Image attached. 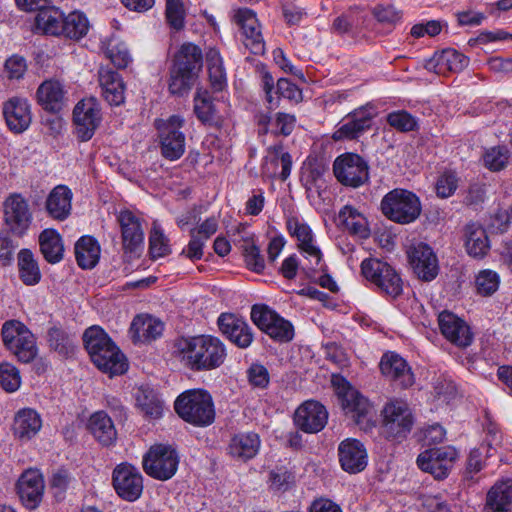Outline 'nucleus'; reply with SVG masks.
Segmentation results:
<instances>
[{
    "mask_svg": "<svg viewBox=\"0 0 512 512\" xmlns=\"http://www.w3.org/2000/svg\"><path fill=\"white\" fill-rule=\"evenodd\" d=\"M111 353L104 354L105 361L107 365H95L99 370L104 373L109 374L110 376L121 375L125 373L128 369V363L125 355L120 351L118 346L113 343L111 347H109Z\"/></svg>",
    "mask_w": 512,
    "mask_h": 512,
    "instance_id": "nucleus-49",
    "label": "nucleus"
},
{
    "mask_svg": "<svg viewBox=\"0 0 512 512\" xmlns=\"http://www.w3.org/2000/svg\"><path fill=\"white\" fill-rule=\"evenodd\" d=\"M206 63L213 90L221 92L224 89V68L220 51L216 48H209L206 52Z\"/></svg>",
    "mask_w": 512,
    "mask_h": 512,
    "instance_id": "nucleus-47",
    "label": "nucleus"
},
{
    "mask_svg": "<svg viewBox=\"0 0 512 512\" xmlns=\"http://www.w3.org/2000/svg\"><path fill=\"white\" fill-rule=\"evenodd\" d=\"M184 120L178 115L170 116L157 125L162 156L170 161L178 160L185 152V135L181 131Z\"/></svg>",
    "mask_w": 512,
    "mask_h": 512,
    "instance_id": "nucleus-12",
    "label": "nucleus"
},
{
    "mask_svg": "<svg viewBox=\"0 0 512 512\" xmlns=\"http://www.w3.org/2000/svg\"><path fill=\"white\" fill-rule=\"evenodd\" d=\"M328 420L326 408L319 402L309 400L300 405L295 411L294 422L305 433L321 431Z\"/></svg>",
    "mask_w": 512,
    "mask_h": 512,
    "instance_id": "nucleus-23",
    "label": "nucleus"
},
{
    "mask_svg": "<svg viewBox=\"0 0 512 512\" xmlns=\"http://www.w3.org/2000/svg\"><path fill=\"white\" fill-rule=\"evenodd\" d=\"M179 461V454L174 447L160 443L152 445L144 454L142 465L148 476L166 481L176 474Z\"/></svg>",
    "mask_w": 512,
    "mask_h": 512,
    "instance_id": "nucleus-8",
    "label": "nucleus"
},
{
    "mask_svg": "<svg viewBox=\"0 0 512 512\" xmlns=\"http://www.w3.org/2000/svg\"><path fill=\"white\" fill-rule=\"evenodd\" d=\"M382 432L387 439H401L411 431L414 418L408 405L399 400L388 402L383 410Z\"/></svg>",
    "mask_w": 512,
    "mask_h": 512,
    "instance_id": "nucleus-11",
    "label": "nucleus"
},
{
    "mask_svg": "<svg viewBox=\"0 0 512 512\" xmlns=\"http://www.w3.org/2000/svg\"><path fill=\"white\" fill-rule=\"evenodd\" d=\"M229 233L231 241L241 252L255 242V235L249 231L247 224L239 223Z\"/></svg>",
    "mask_w": 512,
    "mask_h": 512,
    "instance_id": "nucleus-59",
    "label": "nucleus"
},
{
    "mask_svg": "<svg viewBox=\"0 0 512 512\" xmlns=\"http://www.w3.org/2000/svg\"><path fill=\"white\" fill-rule=\"evenodd\" d=\"M475 283L478 294L482 296H491L499 288L500 277L495 271L486 269L478 273Z\"/></svg>",
    "mask_w": 512,
    "mask_h": 512,
    "instance_id": "nucleus-54",
    "label": "nucleus"
},
{
    "mask_svg": "<svg viewBox=\"0 0 512 512\" xmlns=\"http://www.w3.org/2000/svg\"><path fill=\"white\" fill-rule=\"evenodd\" d=\"M19 362L28 364L33 362L38 356V347L36 338L31 335L30 338L23 337L16 345L9 350Z\"/></svg>",
    "mask_w": 512,
    "mask_h": 512,
    "instance_id": "nucleus-51",
    "label": "nucleus"
},
{
    "mask_svg": "<svg viewBox=\"0 0 512 512\" xmlns=\"http://www.w3.org/2000/svg\"><path fill=\"white\" fill-rule=\"evenodd\" d=\"M42 427L40 415L31 408L17 412L13 423L14 436L21 441H28L38 434Z\"/></svg>",
    "mask_w": 512,
    "mask_h": 512,
    "instance_id": "nucleus-34",
    "label": "nucleus"
},
{
    "mask_svg": "<svg viewBox=\"0 0 512 512\" xmlns=\"http://www.w3.org/2000/svg\"><path fill=\"white\" fill-rule=\"evenodd\" d=\"M260 446L261 440L257 433H239L230 440L229 455L235 461L247 462L258 454Z\"/></svg>",
    "mask_w": 512,
    "mask_h": 512,
    "instance_id": "nucleus-30",
    "label": "nucleus"
},
{
    "mask_svg": "<svg viewBox=\"0 0 512 512\" xmlns=\"http://www.w3.org/2000/svg\"><path fill=\"white\" fill-rule=\"evenodd\" d=\"M251 320L275 342L288 343L294 338L292 323L265 304L252 306Z\"/></svg>",
    "mask_w": 512,
    "mask_h": 512,
    "instance_id": "nucleus-9",
    "label": "nucleus"
},
{
    "mask_svg": "<svg viewBox=\"0 0 512 512\" xmlns=\"http://www.w3.org/2000/svg\"><path fill=\"white\" fill-rule=\"evenodd\" d=\"M203 67V53L199 46L183 43L172 59L169 69V91L173 95L187 94Z\"/></svg>",
    "mask_w": 512,
    "mask_h": 512,
    "instance_id": "nucleus-2",
    "label": "nucleus"
},
{
    "mask_svg": "<svg viewBox=\"0 0 512 512\" xmlns=\"http://www.w3.org/2000/svg\"><path fill=\"white\" fill-rule=\"evenodd\" d=\"M149 252L152 258H159L170 253L168 239L160 226L154 224L149 236Z\"/></svg>",
    "mask_w": 512,
    "mask_h": 512,
    "instance_id": "nucleus-55",
    "label": "nucleus"
},
{
    "mask_svg": "<svg viewBox=\"0 0 512 512\" xmlns=\"http://www.w3.org/2000/svg\"><path fill=\"white\" fill-rule=\"evenodd\" d=\"M469 59L455 49L448 48L436 52L425 63V69L438 75H445L447 72H460L468 66Z\"/></svg>",
    "mask_w": 512,
    "mask_h": 512,
    "instance_id": "nucleus-27",
    "label": "nucleus"
},
{
    "mask_svg": "<svg viewBox=\"0 0 512 512\" xmlns=\"http://www.w3.org/2000/svg\"><path fill=\"white\" fill-rule=\"evenodd\" d=\"M379 367L382 375L395 387L406 389L414 384V374L407 361L395 352H386Z\"/></svg>",
    "mask_w": 512,
    "mask_h": 512,
    "instance_id": "nucleus-17",
    "label": "nucleus"
},
{
    "mask_svg": "<svg viewBox=\"0 0 512 512\" xmlns=\"http://www.w3.org/2000/svg\"><path fill=\"white\" fill-rule=\"evenodd\" d=\"M336 179L344 186L358 188L369 181L368 163L358 154L344 153L333 163Z\"/></svg>",
    "mask_w": 512,
    "mask_h": 512,
    "instance_id": "nucleus-10",
    "label": "nucleus"
},
{
    "mask_svg": "<svg viewBox=\"0 0 512 512\" xmlns=\"http://www.w3.org/2000/svg\"><path fill=\"white\" fill-rule=\"evenodd\" d=\"M438 325L446 340L457 347L466 348L473 341L469 325L456 314L444 310L438 315Z\"/></svg>",
    "mask_w": 512,
    "mask_h": 512,
    "instance_id": "nucleus-19",
    "label": "nucleus"
},
{
    "mask_svg": "<svg viewBox=\"0 0 512 512\" xmlns=\"http://www.w3.org/2000/svg\"><path fill=\"white\" fill-rule=\"evenodd\" d=\"M340 224L351 235L361 239H367L370 236V229L366 217L356 208L346 205L338 214Z\"/></svg>",
    "mask_w": 512,
    "mask_h": 512,
    "instance_id": "nucleus-39",
    "label": "nucleus"
},
{
    "mask_svg": "<svg viewBox=\"0 0 512 512\" xmlns=\"http://www.w3.org/2000/svg\"><path fill=\"white\" fill-rule=\"evenodd\" d=\"M137 405L146 417L158 419L163 413V402L158 394L149 387L139 388L136 395Z\"/></svg>",
    "mask_w": 512,
    "mask_h": 512,
    "instance_id": "nucleus-46",
    "label": "nucleus"
},
{
    "mask_svg": "<svg viewBox=\"0 0 512 512\" xmlns=\"http://www.w3.org/2000/svg\"><path fill=\"white\" fill-rule=\"evenodd\" d=\"M233 21L241 31L245 47L254 55H263L265 42L256 13L249 8H239L234 11Z\"/></svg>",
    "mask_w": 512,
    "mask_h": 512,
    "instance_id": "nucleus-14",
    "label": "nucleus"
},
{
    "mask_svg": "<svg viewBox=\"0 0 512 512\" xmlns=\"http://www.w3.org/2000/svg\"><path fill=\"white\" fill-rule=\"evenodd\" d=\"M83 344L94 365H107L104 354L111 353L109 347L114 343L103 328L98 325L88 327L83 333Z\"/></svg>",
    "mask_w": 512,
    "mask_h": 512,
    "instance_id": "nucleus-24",
    "label": "nucleus"
},
{
    "mask_svg": "<svg viewBox=\"0 0 512 512\" xmlns=\"http://www.w3.org/2000/svg\"><path fill=\"white\" fill-rule=\"evenodd\" d=\"M175 353L193 371H207L223 362L224 345L212 335L180 337L176 339Z\"/></svg>",
    "mask_w": 512,
    "mask_h": 512,
    "instance_id": "nucleus-1",
    "label": "nucleus"
},
{
    "mask_svg": "<svg viewBox=\"0 0 512 512\" xmlns=\"http://www.w3.org/2000/svg\"><path fill=\"white\" fill-rule=\"evenodd\" d=\"M61 36L72 40H79L86 36L89 31V20L86 15L80 11L70 12L64 15Z\"/></svg>",
    "mask_w": 512,
    "mask_h": 512,
    "instance_id": "nucleus-45",
    "label": "nucleus"
},
{
    "mask_svg": "<svg viewBox=\"0 0 512 512\" xmlns=\"http://www.w3.org/2000/svg\"><path fill=\"white\" fill-rule=\"evenodd\" d=\"M64 13L57 7L41 8L35 17V28L42 34L61 36Z\"/></svg>",
    "mask_w": 512,
    "mask_h": 512,
    "instance_id": "nucleus-40",
    "label": "nucleus"
},
{
    "mask_svg": "<svg viewBox=\"0 0 512 512\" xmlns=\"http://www.w3.org/2000/svg\"><path fill=\"white\" fill-rule=\"evenodd\" d=\"M1 335L5 347L10 350L12 346L23 340V337L30 338L33 333L22 322L8 320L2 326Z\"/></svg>",
    "mask_w": 512,
    "mask_h": 512,
    "instance_id": "nucleus-48",
    "label": "nucleus"
},
{
    "mask_svg": "<svg viewBox=\"0 0 512 512\" xmlns=\"http://www.w3.org/2000/svg\"><path fill=\"white\" fill-rule=\"evenodd\" d=\"M338 455L342 469L348 473H359L367 466V451L359 440L342 441L338 447Z\"/></svg>",
    "mask_w": 512,
    "mask_h": 512,
    "instance_id": "nucleus-26",
    "label": "nucleus"
},
{
    "mask_svg": "<svg viewBox=\"0 0 512 512\" xmlns=\"http://www.w3.org/2000/svg\"><path fill=\"white\" fill-rule=\"evenodd\" d=\"M120 225L122 246L125 253L141 251L144 246V231L141 219L130 210H121L117 216Z\"/></svg>",
    "mask_w": 512,
    "mask_h": 512,
    "instance_id": "nucleus-21",
    "label": "nucleus"
},
{
    "mask_svg": "<svg viewBox=\"0 0 512 512\" xmlns=\"http://www.w3.org/2000/svg\"><path fill=\"white\" fill-rule=\"evenodd\" d=\"M286 229L290 236L297 239L299 250L304 253L306 258H310L313 264L312 268L316 269L322 260V253L314 245L313 232L309 225L296 216H289L286 219Z\"/></svg>",
    "mask_w": 512,
    "mask_h": 512,
    "instance_id": "nucleus-20",
    "label": "nucleus"
},
{
    "mask_svg": "<svg viewBox=\"0 0 512 512\" xmlns=\"http://www.w3.org/2000/svg\"><path fill=\"white\" fill-rule=\"evenodd\" d=\"M373 115L364 108L355 110L347 116V121L333 133L335 141L356 139L370 129Z\"/></svg>",
    "mask_w": 512,
    "mask_h": 512,
    "instance_id": "nucleus-29",
    "label": "nucleus"
},
{
    "mask_svg": "<svg viewBox=\"0 0 512 512\" xmlns=\"http://www.w3.org/2000/svg\"><path fill=\"white\" fill-rule=\"evenodd\" d=\"M277 94L281 97L299 102L302 100V91L296 84L286 78H280L277 81Z\"/></svg>",
    "mask_w": 512,
    "mask_h": 512,
    "instance_id": "nucleus-64",
    "label": "nucleus"
},
{
    "mask_svg": "<svg viewBox=\"0 0 512 512\" xmlns=\"http://www.w3.org/2000/svg\"><path fill=\"white\" fill-rule=\"evenodd\" d=\"M72 197L73 194L67 186L54 187L45 202L48 215L58 221L67 219L72 209Z\"/></svg>",
    "mask_w": 512,
    "mask_h": 512,
    "instance_id": "nucleus-31",
    "label": "nucleus"
},
{
    "mask_svg": "<svg viewBox=\"0 0 512 512\" xmlns=\"http://www.w3.org/2000/svg\"><path fill=\"white\" fill-rule=\"evenodd\" d=\"M457 457L455 448L444 446L423 451L418 455L416 462L423 472L430 473L435 479L441 480L448 476Z\"/></svg>",
    "mask_w": 512,
    "mask_h": 512,
    "instance_id": "nucleus-13",
    "label": "nucleus"
},
{
    "mask_svg": "<svg viewBox=\"0 0 512 512\" xmlns=\"http://www.w3.org/2000/svg\"><path fill=\"white\" fill-rule=\"evenodd\" d=\"M512 480L497 482L488 492L485 512H512Z\"/></svg>",
    "mask_w": 512,
    "mask_h": 512,
    "instance_id": "nucleus-36",
    "label": "nucleus"
},
{
    "mask_svg": "<svg viewBox=\"0 0 512 512\" xmlns=\"http://www.w3.org/2000/svg\"><path fill=\"white\" fill-rule=\"evenodd\" d=\"M381 211L389 220L398 224L414 222L421 214L419 197L412 191L395 188L381 200Z\"/></svg>",
    "mask_w": 512,
    "mask_h": 512,
    "instance_id": "nucleus-5",
    "label": "nucleus"
},
{
    "mask_svg": "<svg viewBox=\"0 0 512 512\" xmlns=\"http://www.w3.org/2000/svg\"><path fill=\"white\" fill-rule=\"evenodd\" d=\"M163 323L150 315H137L130 326L129 332L134 343L151 342L162 335Z\"/></svg>",
    "mask_w": 512,
    "mask_h": 512,
    "instance_id": "nucleus-33",
    "label": "nucleus"
},
{
    "mask_svg": "<svg viewBox=\"0 0 512 512\" xmlns=\"http://www.w3.org/2000/svg\"><path fill=\"white\" fill-rule=\"evenodd\" d=\"M101 248L92 236H82L75 243V257L82 269H92L99 262Z\"/></svg>",
    "mask_w": 512,
    "mask_h": 512,
    "instance_id": "nucleus-41",
    "label": "nucleus"
},
{
    "mask_svg": "<svg viewBox=\"0 0 512 512\" xmlns=\"http://www.w3.org/2000/svg\"><path fill=\"white\" fill-rule=\"evenodd\" d=\"M332 385L345 414L351 417L355 424L364 431L374 427V411L368 399L340 375L332 376Z\"/></svg>",
    "mask_w": 512,
    "mask_h": 512,
    "instance_id": "nucleus-3",
    "label": "nucleus"
},
{
    "mask_svg": "<svg viewBox=\"0 0 512 512\" xmlns=\"http://www.w3.org/2000/svg\"><path fill=\"white\" fill-rule=\"evenodd\" d=\"M510 158V152L506 146H494L486 150L483 161L486 168L491 171L504 169Z\"/></svg>",
    "mask_w": 512,
    "mask_h": 512,
    "instance_id": "nucleus-50",
    "label": "nucleus"
},
{
    "mask_svg": "<svg viewBox=\"0 0 512 512\" xmlns=\"http://www.w3.org/2000/svg\"><path fill=\"white\" fill-rule=\"evenodd\" d=\"M194 112L202 122H212L215 116V107L210 101L208 93L197 94L194 98Z\"/></svg>",
    "mask_w": 512,
    "mask_h": 512,
    "instance_id": "nucleus-60",
    "label": "nucleus"
},
{
    "mask_svg": "<svg viewBox=\"0 0 512 512\" xmlns=\"http://www.w3.org/2000/svg\"><path fill=\"white\" fill-rule=\"evenodd\" d=\"M40 252L50 264L62 261L64 245L61 235L55 229H44L38 237Z\"/></svg>",
    "mask_w": 512,
    "mask_h": 512,
    "instance_id": "nucleus-38",
    "label": "nucleus"
},
{
    "mask_svg": "<svg viewBox=\"0 0 512 512\" xmlns=\"http://www.w3.org/2000/svg\"><path fill=\"white\" fill-rule=\"evenodd\" d=\"M458 187V178L453 172H444L439 176L435 184V191L438 197L448 198L452 196Z\"/></svg>",
    "mask_w": 512,
    "mask_h": 512,
    "instance_id": "nucleus-61",
    "label": "nucleus"
},
{
    "mask_svg": "<svg viewBox=\"0 0 512 512\" xmlns=\"http://www.w3.org/2000/svg\"><path fill=\"white\" fill-rule=\"evenodd\" d=\"M87 427L94 438L103 446H110L117 439L114 423L104 411L93 413L88 420Z\"/></svg>",
    "mask_w": 512,
    "mask_h": 512,
    "instance_id": "nucleus-35",
    "label": "nucleus"
},
{
    "mask_svg": "<svg viewBox=\"0 0 512 512\" xmlns=\"http://www.w3.org/2000/svg\"><path fill=\"white\" fill-rule=\"evenodd\" d=\"M165 16L171 28L179 31L184 28L186 10L183 0H165Z\"/></svg>",
    "mask_w": 512,
    "mask_h": 512,
    "instance_id": "nucleus-52",
    "label": "nucleus"
},
{
    "mask_svg": "<svg viewBox=\"0 0 512 512\" xmlns=\"http://www.w3.org/2000/svg\"><path fill=\"white\" fill-rule=\"evenodd\" d=\"M105 54L114 66L120 69L126 68L131 61L126 45L116 39H110L108 41Z\"/></svg>",
    "mask_w": 512,
    "mask_h": 512,
    "instance_id": "nucleus-53",
    "label": "nucleus"
},
{
    "mask_svg": "<svg viewBox=\"0 0 512 512\" xmlns=\"http://www.w3.org/2000/svg\"><path fill=\"white\" fill-rule=\"evenodd\" d=\"M174 408L179 417L195 426L210 425L215 418L212 397L201 389L180 394L175 400Z\"/></svg>",
    "mask_w": 512,
    "mask_h": 512,
    "instance_id": "nucleus-4",
    "label": "nucleus"
},
{
    "mask_svg": "<svg viewBox=\"0 0 512 512\" xmlns=\"http://www.w3.org/2000/svg\"><path fill=\"white\" fill-rule=\"evenodd\" d=\"M249 383L257 388L265 389L270 382V375L267 368L261 363H252L247 370Z\"/></svg>",
    "mask_w": 512,
    "mask_h": 512,
    "instance_id": "nucleus-62",
    "label": "nucleus"
},
{
    "mask_svg": "<svg viewBox=\"0 0 512 512\" xmlns=\"http://www.w3.org/2000/svg\"><path fill=\"white\" fill-rule=\"evenodd\" d=\"M18 270L21 281L27 286L40 282L41 272L34 254L29 249H22L18 253Z\"/></svg>",
    "mask_w": 512,
    "mask_h": 512,
    "instance_id": "nucleus-44",
    "label": "nucleus"
},
{
    "mask_svg": "<svg viewBox=\"0 0 512 512\" xmlns=\"http://www.w3.org/2000/svg\"><path fill=\"white\" fill-rule=\"evenodd\" d=\"M49 348L59 355L69 357L75 351V335L61 326H52L47 331Z\"/></svg>",
    "mask_w": 512,
    "mask_h": 512,
    "instance_id": "nucleus-43",
    "label": "nucleus"
},
{
    "mask_svg": "<svg viewBox=\"0 0 512 512\" xmlns=\"http://www.w3.org/2000/svg\"><path fill=\"white\" fill-rule=\"evenodd\" d=\"M0 385L7 392H15L21 385L19 370L11 363L0 364Z\"/></svg>",
    "mask_w": 512,
    "mask_h": 512,
    "instance_id": "nucleus-56",
    "label": "nucleus"
},
{
    "mask_svg": "<svg viewBox=\"0 0 512 512\" xmlns=\"http://www.w3.org/2000/svg\"><path fill=\"white\" fill-rule=\"evenodd\" d=\"M409 263L417 275L423 281H432L439 272L438 259L433 249L426 243L419 242L408 250Z\"/></svg>",
    "mask_w": 512,
    "mask_h": 512,
    "instance_id": "nucleus-18",
    "label": "nucleus"
},
{
    "mask_svg": "<svg viewBox=\"0 0 512 512\" xmlns=\"http://www.w3.org/2000/svg\"><path fill=\"white\" fill-rule=\"evenodd\" d=\"M99 84L102 96L110 104L119 106L124 102L125 86L120 75L110 68H100Z\"/></svg>",
    "mask_w": 512,
    "mask_h": 512,
    "instance_id": "nucleus-32",
    "label": "nucleus"
},
{
    "mask_svg": "<svg viewBox=\"0 0 512 512\" xmlns=\"http://www.w3.org/2000/svg\"><path fill=\"white\" fill-rule=\"evenodd\" d=\"M226 338L238 348L246 349L253 342L252 328L242 318L232 313H226Z\"/></svg>",
    "mask_w": 512,
    "mask_h": 512,
    "instance_id": "nucleus-37",
    "label": "nucleus"
},
{
    "mask_svg": "<svg viewBox=\"0 0 512 512\" xmlns=\"http://www.w3.org/2000/svg\"><path fill=\"white\" fill-rule=\"evenodd\" d=\"M72 476L66 469H58L55 471L50 479V487L54 490V495L63 498L64 493L68 489Z\"/></svg>",
    "mask_w": 512,
    "mask_h": 512,
    "instance_id": "nucleus-63",
    "label": "nucleus"
},
{
    "mask_svg": "<svg viewBox=\"0 0 512 512\" xmlns=\"http://www.w3.org/2000/svg\"><path fill=\"white\" fill-rule=\"evenodd\" d=\"M229 233L231 241L241 252L255 242V235L249 231L247 224L239 223Z\"/></svg>",
    "mask_w": 512,
    "mask_h": 512,
    "instance_id": "nucleus-58",
    "label": "nucleus"
},
{
    "mask_svg": "<svg viewBox=\"0 0 512 512\" xmlns=\"http://www.w3.org/2000/svg\"><path fill=\"white\" fill-rule=\"evenodd\" d=\"M101 110L93 98L79 101L73 110L75 133L81 141L90 140L101 122Z\"/></svg>",
    "mask_w": 512,
    "mask_h": 512,
    "instance_id": "nucleus-16",
    "label": "nucleus"
},
{
    "mask_svg": "<svg viewBox=\"0 0 512 512\" xmlns=\"http://www.w3.org/2000/svg\"><path fill=\"white\" fill-rule=\"evenodd\" d=\"M65 90L63 84L55 79L45 80L36 91L38 104L51 113H58L65 105Z\"/></svg>",
    "mask_w": 512,
    "mask_h": 512,
    "instance_id": "nucleus-28",
    "label": "nucleus"
},
{
    "mask_svg": "<svg viewBox=\"0 0 512 512\" xmlns=\"http://www.w3.org/2000/svg\"><path fill=\"white\" fill-rule=\"evenodd\" d=\"M3 223L7 233L24 237L30 230L34 216L29 200L21 193H10L2 203Z\"/></svg>",
    "mask_w": 512,
    "mask_h": 512,
    "instance_id": "nucleus-6",
    "label": "nucleus"
},
{
    "mask_svg": "<svg viewBox=\"0 0 512 512\" xmlns=\"http://www.w3.org/2000/svg\"><path fill=\"white\" fill-rule=\"evenodd\" d=\"M44 480L37 470L25 471L18 480L17 489L22 503L29 509H35L42 501Z\"/></svg>",
    "mask_w": 512,
    "mask_h": 512,
    "instance_id": "nucleus-25",
    "label": "nucleus"
},
{
    "mask_svg": "<svg viewBox=\"0 0 512 512\" xmlns=\"http://www.w3.org/2000/svg\"><path fill=\"white\" fill-rule=\"evenodd\" d=\"M465 246L468 254L481 258L489 250L488 236L485 229L476 223H470L465 228Z\"/></svg>",
    "mask_w": 512,
    "mask_h": 512,
    "instance_id": "nucleus-42",
    "label": "nucleus"
},
{
    "mask_svg": "<svg viewBox=\"0 0 512 512\" xmlns=\"http://www.w3.org/2000/svg\"><path fill=\"white\" fill-rule=\"evenodd\" d=\"M112 483L117 495L125 501L134 502L143 492V477L131 464L121 463L112 473Z\"/></svg>",
    "mask_w": 512,
    "mask_h": 512,
    "instance_id": "nucleus-15",
    "label": "nucleus"
},
{
    "mask_svg": "<svg viewBox=\"0 0 512 512\" xmlns=\"http://www.w3.org/2000/svg\"><path fill=\"white\" fill-rule=\"evenodd\" d=\"M388 124L401 132H410L417 128V120L404 110L394 111L387 115Z\"/></svg>",
    "mask_w": 512,
    "mask_h": 512,
    "instance_id": "nucleus-57",
    "label": "nucleus"
},
{
    "mask_svg": "<svg viewBox=\"0 0 512 512\" xmlns=\"http://www.w3.org/2000/svg\"><path fill=\"white\" fill-rule=\"evenodd\" d=\"M361 273L387 297L395 299L403 292V281L400 275L387 262L377 258L364 259L361 263Z\"/></svg>",
    "mask_w": 512,
    "mask_h": 512,
    "instance_id": "nucleus-7",
    "label": "nucleus"
},
{
    "mask_svg": "<svg viewBox=\"0 0 512 512\" xmlns=\"http://www.w3.org/2000/svg\"><path fill=\"white\" fill-rule=\"evenodd\" d=\"M3 116L7 127L15 134L26 131L32 121L31 106L27 99L11 97L3 103Z\"/></svg>",
    "mask_w": 512,
    "mask_h": 512,
    "instance_id": "nucleus-22",
    "label": "nucleus"
}]
</instances>
